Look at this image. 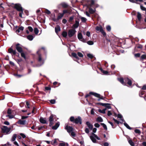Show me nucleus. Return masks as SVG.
<instances>
[{"label":"nucleus","mask_w":146,"mask_h":146,"mask_svg":"<svg viewBox=\"0 0 146 146\" xmlns=\"http://www.w3.org/2000/svg\"><path fill=\"white\" fill-rule=\"evenodd\" d=\"M96 30L97 31H100V32L103 30L102 27H97L96 28Z\"/></svg>","instance_id":"obj_25"},{"label":"nucleus","mask_w":146,"mask_h":146,"mask_svg":"<svg viewBox=\"0 0 146 146\" xmlns=\"http://www.w3.org/2000/svg\"><path fill=\"white\" fill-rule=\"evenodd\" d=\"M111 27L110 26H108L106 27V29L108 31H110L111 30Z\"/></svg>","instance_id":"obj_52"},{"label":"nucleus","mask_w":146,"mask_h":146,"mask_svg":"<svg viewBox=\"0 0 146 146\" xmlns=\"http://www.w3.org/2000/svg\"><path fill=\"white\" fill-rule=\"evenodd\" d=\"M68 13V11L66 10H64L63 11V13H62L64 15L66 13Z\"/></svg>","instance_id":"obj_51"},{"label":"nucleus","mask_w":146,"mask_h":146,"mask_svg":"<svg viewBox=\"0 0 146 146\" xmlns=\"http://www.w3.org/2000/svg\"><path fill=\"white\" fill-rule=\"evenodd\" d=\"M86 124L87 125L88 127L90 130H92L93 128V125L90 123L89 121H87Z\"/></svg>","instance_id":"obj_12"},{"label":"nucleus","mask_w":146,"mask_h":146,"mask_svg":"<svg viewBox=\"0 0 146 146\" xmlns=\"http://www.w3.org/2000/svg\"><path fill=\"white\" fill-rule=\"evenodd\" d=\"M4 124L7 125H9L10 124L9 123L8 121H5L4 122Z\"/></svg>","instance_id":"obj_64"},{"label":"nucleus","mask_w":146,"mask_h":146,"mask_svg":"<svg viewBox=\"0 0 146 146\" xmlns=\"http://www.w3.org/2000/svg\"><path fill=\"white\" fill-rule=\"evenodd\" d=\"M78 39L80 40L83 42H85V40L83 38L82 36L81 33H79L78 35Z\"/></svg>","instance_id":"obj_10"},{"label":"nucleus","mask_w":146,"mask_h":146,"mask_svg":"<svg viewBox=\"0 0 146 146\" xmlns=\"http://www.w3.org/2000/svg\"><path fill=\"white\" fill-rule=\"evenodd\" d=\"M8 51L9 53L13 54L14 55H15L17 53L16 50H13L11 47L8 49Z\"/></svg>","instance_id":"obj_11"},{"label":"nucleus","mask_w":146,"mask_h":146,"mask_svg":"<svg viewBox=\"0 0 146 146\" xmlns=\"http://www.w3.org/2000/svg\"><path fill=\"white\" fill-rule=\"evenodd\" d=\"M101 125H102L103 128L106 130L107 129V128L106 125L104 123H101L100 124Z\"/></svg>","instance_id":"obj_38"},{"label":"nucleus","mask_w":146,"mask_h":146,"mask_svg":"<svg viewBox=\"0 0 146 146\" xmlns=\"http://www.w3.org/2000/svg\"><path fill=\"white\" fill-rule=\"evenodd\" d=\"M26 121L25 120H19L18 122V123L21 125H25V124Z\"/></svg>","instance_id":"obj_20"},{"label":"nucleus","mask_w":146,"mask_h":146,"mask_svg":"<svg viewBox=\"0 0 146 146\" xmlns=\"http://www.w3.org/2000/svg\"><path fill=\"white\" fill-rule=\"evenodd\" d=\"M38 61L42 63L40 65H37V66H39L41 65H42V64L44 63V61L43 60H42V58H41V55L39 54H38Z\"/></svg>","instance_id":"obj_9"},{"label":"nucleus","mask_w":146,"mask_h":146,"mask_svg":"<svg viewBox=\"0 0 146 146\" xmlns=\"http://www.w3.org/2000/svg\"><path fill=\"white\" fill-rule=\"evenodd\" d=\"M137 17L139 21H140L141 19V15L139 12H137Z\"/></svg>","instance_id":"obj_30"},{"label":"nucleus","mask_w":146,"mask_h":146,"mask_svg":"<svg viewBox=\"0 0 146 146\" xmlns=\"http://www.w3.org/2000/svg\"><path fill=\"white\" fill-rule=\"evenodd\" d=\"M128 142L129 144L131 146H134V143L131 140H128Z\"/></svg>","instance_id":"obj_32"},{"label":"nucleus","mask_w":146,"mask_h":146,"mask_svg":"<svg viewBox=\"0 0 146 146\" xmlns=\"http://www.w3.org/2000/svg\"><path fill=\"white\" fill-rule=\"evenodd\" d=\"M38 30L37 28H35L34 29V32L36 35H37L38 33Z\"/></svg>","instance_id":"obj_36"},{"label":"nucleus","mask_w":146,"mask_h":146,"mask_svg":"<svg viewBox=\"0 0 146 146\" xmlns=\"http://www.w3.org/2000/svg\"><path fill=\"white\" fill-rule=\"evenodd\" d=\"M71 132V135L73 137H75V133L73 131Z\"/></svg>","instance_id":"obj_59"},{"label":"nucleus","mask_w":146,"mask_h":146,"mask_svg":"<svg viewBox=\"0 0 146 146\" xmlns=\"http://www.w3.org/2000/svg\"><path fill=\"white\" fill-rule=\"evenodd\" d=\"M141 58L143 59H146V55L143 54L141 56Z\"/></svg>","instance_id":"obj_41"},{"label":"nucleus","mask_w":146,"mask_h":146,"mask_svg":"<svg viewBox=\"0 0 146 146\" xmlns=\"http://www.w3.org/2000/svg\"><path fill=\"white\" fill-rule=\"evenodd\" d=\"M6 117H9V119H12V118H13L14 117L13 115L10 114H9L8 115H6Z\"/></svg>","instance_id":"obj_37"},{"label":"nucleus","mask_w":146,"mask_h":146,"mask_svg":"<svg viewBox=\"0 0 146 146\" xmlns=\"http://www.w3.org/2000/svg\"><path fill=\"white\" fill-rule=\"evenodd\" d=\"M76 31L74 29H71L68 31V36L70 37L73 36L76 33Z\"/></svg>","instance_id":"obj_4"},{"label":"nucleus","mask_w":146,"mask_h":146,"mask_svg":"<svg viewBox=\"0 0 146 146\" xmlns=\"http://www.w3.org/2000/svg\"><path fill=\"white\" fill-rule=\"evenodd\" d=\"M64 16V15L62 13H59L57 17L58 20H59L61 19Z\"/></svg>","instance_id":"obj_26"},{"label":"nucleus","mask_w":146,"mask_h":146,"mask_svg":"<svg viewBox=\"0 0 146 146\" xmlns=\"http://www.w3.org/2000/svg\"><path fill=\"white\" fill-rule=\"evenodd\" d=\"M101 32L102 33V34L104 36H106V33L103 30H102V31Z\"/></svg>","instance_id":"obj_61"},{"label":"nucleus","mask_w":146,"mask_h":146,"mask_svg":"<svg viewBox=\"0 0 146 146\" xmlns=\"http://www.w3.org/2000/svg\"><path fill=\"white\" fill-rule=\"evenodd\" d=\"M14 7L18 11H22L23 9L21 5L19 4H16L15 5Z\"/></svg>","instance_id":"obj_7"},{"label":"nucleus","mask_w":146,"mask_h":146,"mask_svg":"<svg viewBox=\"0 0 146 146\" xmlns=\"http://www.w3.org/2000/svg\"><path fill=\"white\" fill-rule=\"evenodd\" d=\"M50 103L52 104H54L55 103V100H51L50 101Z\"/></svg>","instance_id":"obj_48"},{"label":"nucleus","mask_w":146,"mask_h":146,"mask_svg":"<svg viewBox=\"0 0 146 146\" xmlns=\"http://www.w3.org/2000/svg\"><path fill=\"white\" fill-rule=\"evenodd\" d=\"M96 121L98 122H102L103 121V120L102 118L100 117H98L96 119Z\"/></svg>","instance_id":"obj_24"},{"label":"nucleus","mask_w":146,"mask_h":146,"mask_svg":"<svg viewBox=\"0 0 146 146\" xmlns=\"http://www.w3.org/2000/svg\"><path fill=\"white\" fill-rule=\"evenodd\" d=\"M11 110L10 109H9L7 111V113L9 114H11Z\"/></svg>","instance_id":"obj_49"},{"label":"nucleus","mask_w":146,"mask_h":146,"mask_svg":"<svg viewBox=\"0 0 146 146\" xmlns=\"http://www.w3.org/2000/svg\"><path fill=\"white\" fill-rule=\"evenodd\" d=\"M27 38L30 40H32L33 38V37L32 35H29L27 36Z\"/></svg>","instance_id":"obj_27"},{"label":"nucleus","mask_w":146,"mask_h":146,"mask_svg":"<svg viewBox=\"0 0 146 146\" xmlns=\"http://www.w3.org/2000/svg\"><path fill=\"white\" fill-rule=\"evenodd\" d=\"M87 44L90 45H92L93 44L94 42L90 40L87 41Z\"/></svg>","instance_id":"obj_39"},{"label":"nucleus","mask_w":146,"mask_h":146,"mask_svg":"<svg viewBox=\"0 0 146 146\" xmlns=\"http://www.w3.org/2000/svg\"><path fill=\"white\" fill-rule=\"evenodd\" d=\"M60 26L59 25H57L55 28V31L56 33H57L58 32L60 31Z\"/></svg>","instance_id":"obj_21"},{"label":"nucleus","mask_w":146,"mask_h":146,"mask_svg":"<svg viewBox=\"0 0 146 146\" xmlns=\"http://www.w3.org/2000/svg\"><path fill=\"white\" fill-rule=\"evenodd\" d=\"M85 131L86 133L88 134L90 132L89 129L88 128H86L85 129Z\"/></svg>","instance_id":"obj_43"},{"label":"nucleus","mask_w":146,"mask_h":146,"mask_svg":"<svg viewBox=\"0 0 146 146\" xmlns=\"http://www.w3.org/2000/svg\"><path fill=\"white\" fill-rule=\"evenodd\" d=\"M59 125L60 123L59 122H57L54 126L52 127V128L53 129H57V128L59 127Z\"/></svg>","instance_id":"obj_16"},{"label":"nucleus","mask_w":146,"mask_h":146,"mask_svg":"<svg viewBox=\"0 0 146 146\" xmlns=\"http://www.w3.org/2000/svg\"><path fill=\"white\" fill-rule=\"evenodd\" d=\"M106 110H107L106 108H105L102 110H101L100 109H99L98 110V111L100 113L104 114L106 113L105 111Z\"/></svg>","instance_id":"obj_28"},{"label":"nucleus","mask_w":146,"mask_h":146,"mask_svg":"<svg viewBox=\"0 0 146 146\" xmlns=\"http://www.w3.org/2000/svg\"><path fill=\"white\" fill-rule=\"evenodd\" d=\"M124 81L126 82H127V84L129 86H131L132 84L131 80L128 78H125L124 80Z\"/></svg>","instance_id":"obj_15"},{"label":"nucleus","mask_w":146,"mask_h":146,"mask_svg":"<svg viewBox=\"0 0 146 146\" xmlns=\"http://www.w3.org/2000/svg\"><path fill=\"white\" fill-rule=\"evenodd\" d=\"M86 35L88 37H90V32L89 31H87L86 32Z\"/></svg>","instance_id":"obj_58"},{"label":"nucleus","mask_w":146,"mask_h":146,"mask_svg":"<svg viewBox=\"0 0 146 146\" xmlns=\"http://www.w3.org/2000/svg\"><path fill=\"white\" fill-rule=\"evenodd\" d=\"M1 131L3 133L9 134L10 133V131L11 129L10 127H8L7 126H3L1 128Z\"/></svg>","instance_id":"obj_3"},{"label":"nucleus","mask_w":146,"mask_h":146,"mask_svg":"<svg viewBox=\"0 0 146 146\" xmlns=\"http://www.w3.org/2000/svg\"><path fill=\"white\" fill-rule=\"evenodd\" d=\"M65 129L67 130L68 133H70L73 130V128L72 127L67 125L66 126Z\"/></svg>","instance_id":"obj_8"},{"label":"nucleus","mask_w":146,"mask_h":146,"mask_svg":"<svg viewBox=\"0 0 146 146\" xmlns=\"http://www.w3.org/2000/svg\"><path fill=\"white\" fill-rule=\"evenodd\" d=\"M62 35L63 37L66 38L67 35V33L66 31H64L62 33Z\"/></svg>","instance_id":"obj_31"},{"label":"nucleus","mask_w":146,"mask_h":146,"mask_svg":"<svg viewBox=\"0 0 146 146\" xmlns=\"http://www.w3.org/2000/svg\"><path fill=\"white\" fill-rule=\"evenodd\" d=\"M89 11L90 13L93 14L95 12V10L90 8L89 9Z\"/></svg>","instance_id":"obj_34"},{"label":"nucleus","mask_w":146,"mask_h":146,"mask_svg":"<svg viewBox=\"0 0 146 146\" xmlns=\"http://www.w3.org/2000/svg\"><path fill=\"white\" fill-rule=\"evenodd\" d=\"M113 120L117 124H119V121H117V120L115 119L114 118H113Z\"/></svg>","instance_id":"obj_62"},{"label":"nucleus","mask_w":146,"mask_h":146,"mask_svg":"<svg viewBox=\"0 0 146 146\" xmlns=\"http://www.w3.org/2000/svg\"><path fill=\"white\" fill-rule=\"evenodd\" d=\"M72 55L73 57L75 58H76L77 59L78 58V57L77 56L78 55L76 53L74 52H73L72 53Z\"/></svg>","instance_id":"obj_33"},{"label":"nucleus","mask_w":146,"mask_h":146,"mask_svg":"<svg viewBox=\"0 0 146 146\" xmlns=\"http://www.w3.org/2000/svg\"><path fill=\"white\" fill-rule=\"evenodd\" d=\"M17 135L16 134H15L13 135L11 141H14L17 138Z\"/></svg>","instance_id":"obj_22"},{"label":"nucleus","mask_w":146,"mask_h":146,"mask_svg":"<svg viewBox=\"0 0 146 146\" xmlns=\"http://www.w3.org/2000/svg\"><path fill=\"white\" fill-rule=\"evenodd\" d=\"M70 121L76 124H78L79 123L81 124L82 123V119L81 117L78 116L77 118H74L73 116H71L70 118Z\"/></svg>","instance_id":"obj_2"},{"label":"nucleus","mask_w":146,"mask_h":146,"mask_svg":"<svg viewBox=\"0 0 146 146\" xmlns=\"http://www.w3.org/2000/svg\"><path fill=\"white\" fill-rule=\"evenodd\" d=\"M87 56L88 57H89V58H93V55H92L91 54H87Z\"/></svg>","instance_id":"obj_47"},{"label":"nucleus","mask_w":146,"mask_h":146,"mask_svg":"<svg viewBox=\"0 0 146 146\" xmlns=\"http://www.w3.org/2000/svg\"><path fill=\"white\" fill-rule=\"evenodd\" d=\"M24 29V27L22 26H21L19 27L18 29L16 31V32L17 33L20 32V31H23Z\"/></svg>","instance_id":"obj_19"},{"label":"nucleus","mask_w":146,"mask_h":146,"mask_svg":"<svg viewBox=\"0 0 146 146\" xmlns=\"http://www.w3.org/2000/svg\"><path fill=\"white\" fill-rule=\"evenodd\" d=\"M135 56L136 57H138L140 56V54L139 53L135 54H134Z\"/></svg>","instance_id":"obj_54"},{"label":"nucleus","mask_w":146,"mask_h":146,"mask_svg":"<svg viewBox=\"0 0 146 146\" xmlns=\"http://www.w3.org/2000/svg\"><path fill=\"white\" fill-rule=\"evenodd\" d=\"M60 5H61L64 8H66L68 6V5L67 3L64 2L61 3Z\"/></svg>","instance_id":"obj_17"},{"label":"nucleus","mask_w":146,"mask_h":146,"mask_svg":"<svg viewBox=\"0 0 146 146\" xmlns=\"http://www.w3.org/2000/svg\"><path fill=\"white\" fill-rule=\"evenodd\" d=\"M22 46V45L19 43L16 45V48L17 51L19 53L23 51Z\"/></svg>","instance_id":"obj_5"},{"label":"nucleus","mask_w":146,"mask_h":146,"mask_svg":"<svg viewBox=\"0 0 146 146\" xmlns=\"http://www.w3.org/2000/svg\"><path fill=\"white\" fill-rule=\"evenodd\" d=\"M105 107H106V108L110 109L111 108V106H110V105L108 104H106V105Z\"/></svg>","instance_id":"obj_44"},{"label":"nucleus","mask_w":146,"mask_h":146,"mask_svg":"<svg viewBox=\"0 0 146 146\" xmlns=\"http://www.w3.org/2000/svg\"><path fill=\"white\" fill-rule=\"evenodd\" d=\"M135 132L136 133L140 134L141 133V131L139 129H136L135 130Z\"/></svg>","instance_id":"obj_46"},{"label":"nucleus","mask_w":146,"mask_h":146,"mask_svg":"<svg viewBox=\"0 0 146 146\" xmlns=\"http://www.w3.org/2000/svg\"><path fill=\"white\" fill-rule=\"evenodd\" d=\"M141 9L143 11H146V8L142 5L140 6Z\"/></svg>","instance_id":"obj_50"},{"label":"nucleus","mask_w":146,"mask_h":146,"mask_svg":"<svg viewBox=\"0 0 146 146\" xmlns=\"http://www.w3.org/2000/svg\"><path fill=\"white\" fill-rule=\"evenodd\" d=\"M77 55L80 57H82L83 56V54L81 52H79L77 53Z\"/></svg>","instance_id":"obj_42"},{"label":"nucleus","mask_w":146,"mask_h":146,"mask_svg":"<svg viewBox=\"0 0 146 146\" xmlns=\"http://www.w3.org/2000/svg\"><path fill=\"white\" fill-rule=\"evenodd\" d=\"M21 54V56L23 57L25 59H26V56L24 53L23 52L20 53Z\"/></svg>","instance_id":"obj_40"},{"label":"nucleus","mask_w":146,"mask_h":146,"mask_svg":"<svg viewBox=\"0 0 146 146\" xmlns=\"http://www.w3.org/2000/svg\"><path fill=\"white\" fill-rule=\"evenodd\" d=\"M74 19V17L73 16H71V17H70L69 18V21H72V20L73 19Z\"/></svg>","instance_id":"obj_60"},{"label":"nucleus","mask_w":146,"mask_h":146,"mask_svg":"<svg viewBox=\"0 0 146 146\" xmlns=\"http://www.w3.org/2000/svg\"><path fill=\"white\" fill-rule=\"evenodd\" d=\"M28 28L29 29V31L31 32H32L33 31V29L31 27L29 26L28 27Z\"/></svg>","instance_id":"obj_45"},{"label":"nucleus","mask_w":146,"mask_h":146,"mask_svg":"<svg viewBox=\"0 0 146 146\" xmlns=\"http://www.w3.org/2000/svg\"><path fill=\"white\" fill-rule=\"evenodd\" d=\"M137 48L141 49L143 48V46L142 45L139 44L137 46Z\"/></svg>","instance_id":"obj_63"},{"label":"nucleus","mask_w":146,"mask_h":146,"mask_svg":"<svg viewBox=\"0 0 146 146\" xmlns=\"http://www.w3.org/2000/svg\"><path fill=\"white\" fill-rule=\"evenodd\" d=\"M98 104L99 105H100L103 106H106V104L105 103H102L100 102L98 103Z\"/></svg>","instance_id":"obj_53"},{"label":"nucleus","mask_w":146,"mask_h":146,"mask_svg":"<svg viewBox=\"0 0 146 146\" xmlns=\"http://www.w3.org/2000/svg\"><path fill=\"white\" fill-rule=\"evenodd\" d=\"M118 80L123 85H125L126 84L124 82V80L123 78H120L118 79Z\"/></svg>","instance_id":"obj_23"},{"label":"nucleus","mask_w":146,"mask_h":146,"mask_svg":"<svg viewBox=\"0 0 146 146\" xmlns=\"http://www.w3.org/2000/svg\"><path fill=\"white\" fill-rule=\"evenodd\" d=\"M94 126L96 127H99L100 126V125L97 123H96L94 124Z\"/></svg>","instance_id":"obj_55"},{"label":"nucleus","mask_w":146,"mask_h":146,"mask_svg":"<svg viewBox=\"0 0 146 146\" xmlns=\"http://www.w3.org/2000/svg\"><path fill=\"white\" fill-rule=\"evenodd\" d=\"M92 129L93 133H91V135L90 136V138L93 142L94 143H96V138L98 140H100V139L99 137H98L97 135L94 133L96 132L97 129L96 128H94Z\"/></svg>","instance_id":"obj_1"},{"label":"nucleus","mask_w":146,"mask_h":146,"mask_svg":"<svg viewBox=\"0 0 146 146\" xmlns=\"http://www.w3.org/2000/svg\"><path fill=\"white\" fill-rule=\"evenodd\" d=\"M55 117V115L52 114L50 116L49 119V121L50 122V125H52L54 123V120L53 118Z\"/></svg>","instance_id":"obj_6"},{"label":"nucleus","mask_w":146,"mask_h":146,"mask_svg":"<svg viewBox=\"0 0 146 146\" xmlns=\"http://www.w3.org/2000/svg\"><path fill=\"white\" fill-rule=\"evenodd\" d=\"M124 125L128 129H131V128L125 122H124Z\"/></svg>","instance_id":"obj_35"},{"label":"nucleus","mask_w":146,"mask_h":146,"mask_svg":"<svg viewBox=\"0 0 146 146\" xmlns=\"http://www.w3.org/2000/svg\"><path fill=\"white\" fill-rule=\"evenodd\" d=\"M40 122L42 123L43 124H47L46 119L43 117H40Z\"/></svg>","instance_id":"obj_13"},{"label":"nucleus","mask_w":146,"mask_h":146,"mask_svg":"<svg viewBox=\"0 0 146 146\" xmlns=\"http://www.w3.org/2000/svg\"><path fill=\"white\" fill-rule=\"evenodd\" d=\"M79 21L78 20H76L75 24L73 25V26L75 28H77L79 26Z\"/></svg>","instance_id":"obj_18"},{"label":"nucleus","mask_w":146,"mask_h":146,"mask_svg":"<svg viewBox=\"0 0 146 146\" xmlns=\"http://www.w3.org/2000/svg\"><path fill=\"white\" fill-rule=\"evenodd\" d=\"M60 146H64L65 145V143L64 142L60 143L59 144Z\"/></svg>","instance_id":"obj_56"},{"label":"nucleus","mask_w":146,"mask_h":146,"mask_svg":"<svg viewBox=\"0 0 146 146\" xmlns=\"http://www.w3.org/2000/svg\"><path fill=\"white\" fill-rule=\"evenodd\" d=\"M80 18L81 19V21L83 23L86 22L87 20V19L84 17H81Z\"/></svg>","instance_id":"obj_29"},{"label":"nucleus","mask_w":146,"mask_h":146,"mask_svg":"<svg viewBox=\"0 0 146 146\" xmlns=\"http://www.w3.org/2000/svg\"><path fill=\"white\" fill-rule=\"evenodd\" d=\"M45 13L48 15L50 14V12L47 9H46V10Z\"/></svg>","instance_id":"obj_57"},{"label":"nucleus","mask_w":146,"mask_h":146,"mask_svg":"<svg viewBox=\"0 0 146 146\" xmlns=\"http://www.w3.org/2000/svg\"><path fill=\"white\" fill-rule=\"evenodd\" d=\"M89 94L90 95H92L96 97H97L98 98H100V95L96 93H94L92 92H90L89 93Z\"/></svg>","instance_id":"obj_14"}]
</instances>
